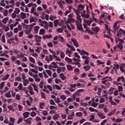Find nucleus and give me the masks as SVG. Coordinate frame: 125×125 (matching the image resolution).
I'll return each instance as SVG.
<instances>
[{
  "mask_svg": "<svg viewBox=\"0 0 125 125\" xmlns=\"http://www.w3.org/2000/svg\"><path fill=\"white\" fill-rule=\"evenodd\" d=\"M30 115V112H24L23 114L22 115L23 116L24 119H27V118L29 117V115Z\"/></svg>",
  "mask_w": 125,
  "mask_h": 125,
  "instance_id": "obj_15",
  "label": "nucleus"
},
{
  "mask_svg": "<svg viewBox=\"0 0 125 125\" xmlns=\"http://www.w3.org/2000/svg\"><path fill=\"white\" fill-rule=\"evenodd\" d=\"M118 91H123L124 90V87H123V86H118Z\"/></svg>",
  "mask_w": 125,
  "mask_h": 125,
  "instance_id": "obj_52",
  "label": "nucleus"
},
{
  "mask_svg": "<svg viewBox=\"0 0 125 125\" xmlns=\"http://www.w3.org/2000/svg\"><path fill=\"white\" fill-rule=\"evenodd\" d=\"M18 88L19 89V90H22V88H23V85L21 84V83L19 84L18 86Z\"/></svg>",
  "mask_w": 125,
  "mask_h": 125,
  "instance_id": "obj_47",
  "label": "nucleus"
},
{
  "mask_svg": "<svg viewBox=\"0 0 125 125\" xmlns=\"http://www.w3.org/2000/svg\"><path fill=\"white\" fill-rule=\"evenodd\" d=\"M38 20V18H36V17H31L29 19L30 23H32V22H35V23H36Z\"/></svg>",
  "mask_w": 125,
  "mask_h": 125,
  "instance_id": "obj_12",
  "label": "nucleus"
},
{
  "mask_svg": "<svg viewBox=\"0 0 125 125\" xmlns=\"http://www.w3.org/2000/svg\"><path fill=\"white\" fill-rule=\"evenodd\" d=\"M81 16L82 17H84L85 18H89V15L88 14L85 15V10L83 11L82 13H81Z\"/></svg>",
  "mask_w": 125,
  "mask_h": 125,
  "instance_id": "obj_14",
  "label": "nucleus"
},
{
  "mask_svg": "<svg viewBox=\"0 0 125 125\" xmlns=\"http://www.w3.org/2000/svg\"><path fill=\"white\" fill-rule=\"evenodd\" d=\"M59 23V21L58 20H56L54 21V26L55 27H57L58 23Z\"/></svg>",
  "mask_w": 125,
  "mask_h": 125,
  "instance_id": "obj_44",
  "label": "nucleus"
},
{
  "mask_svg": "<svg viewBox=\"0 0 125 125\" xmlns=\"http://www.w3.org/2000/svg\"><path fill=\"white\" fill-rule=\"evenodd\" d=\"M71 42L73 43V44L75 47H79V43L77 41L76 39L75 38L71 39Z\"/></svg>",
  "mask_w": 125,
  "mask_h": 125,
  "instance_id": "obj_7",
  "label": "nucleus"
},
{
  "mask_svg": "<svg viewBox=\"0 0 125 125\" xmlns=\"http://www.w3.org/2000/svg\"><path fill=\"white\" fill-rule=\"evenodd\" d=\"M39 106H40V109H43V107H44V106H45V104L44 103H40L39 104Z\"/></svg>",
  "mask_w": 125,
  "mask_h": 125,
  "instance_id": "obj_33",
  "label": "nucleus"
},
{
  "mask_svg": "<svg viewBox=\"0 0 125 125\" xmlns=\"http://www.w3.org/2000/svg\"><path fill=\"white\" fill-rule=\"evenodd\" d=\"M69 20L72 23L76 22L77 28L79 31H83V25L81 22H79V21L75 20L74 19H70Z\"/></svg>",
  "mask_w": 125,
  "mask_h": 125,
  "instance_id": "obj_1",
  "label": "nucleus"
},
{
  "mask_svg": "<svg viewBox=\"0 0 125 125\" xmlns=\"http://www.w3.org/2000/svg\"><path fill=\"white\" fill-rule=\"evenodd\" d=\"M92 101H93V102L91 104V106L92 107H94V108H96V107H97V103L94 102V98H93L92 100Z\"/></svg>",
  "mask_w": 125,
  "mask_h": 125,
  "instance_id": "obj_27",
  "label": "nucleus"
},
{
  "mask_svg": "<svg viewBox=\"0 0 125 125\" xmlns=\"http://www.w3.org/2000/svg\"><path fill=\"white\" fill-rule=\"evenodd\" d=\"M84 22L86 23V24L88 25V26H90V24H91L92 22H93V21L92 20V19L90 18L89 20H84Z\"/></svg>",
  "mask_w": 125,
  "mask_h": 125,
  "instance_id": "obj_11",
  "label": "nucleus"
},
{
  "mask_svg": "<svg viewBox=\"0 0 125 125\" xmlns=\"http://www.w3.org/2000/svg\"><path fill=\"white\" fill-rule=\"evenodd\" d=\"M60 57L62 59H63L65 57V53L63 52H61Z\"/></svg>",
  "mask_w": 125,
  "mask_h": 125,
  "instance_id": "obj_53",
  "label": "nucleus"
},
{
  "mask_svg": "<svg viewBox=\"0 0 125 125\" xmlns=\"http://www.w3.org/2000/svg\"><path fill=\"white\" fill-rule=\"evenodd\" d=\"M116 111H117V109L115 108L112 111L110 112L108 114V116H109V117H111V116H113V115H114L115 113H116Z\"/></svg>",
  "mask_w": 125,
  "mask_h": 125,
  "instance_id": "obj_24",
  "label": "nucleus"
},
{
  "mask_svg": "<svg viewBox=\"0 0 125 125\" xmlns=\"http://www.w3.org/2000/svg\"><path fill=\"white\" fill-rule=\"evenodd\" d=\"M66 68H67L68 71H72V70H73V69H74V68L73 67V66H72L71 64H67L66 65Z\"/></svg>",
  "mask_w": 125,
  "mask_h": 125,
  "instance_id": "obj_19",
  "label": "nucleus"
},
{
  "mask_svg": "<svg viewBox=\"0 0 125 125\" xmlns=\"http://www.w3.org/2000/svg\"><path fill=\"white\" fill-rule=\"evenodd\" d=\"M28 83H29V81L27 79H25L23 81V85L24 86H27V84H28Z\"/></svg>",
  "mask_w": 125,
  "mask_h": 125,
  "instance_id": "obj_38",
  "label": "nucleus"
},
{
  "mask_svg": "<svg viewBox=\"0 0 125 125\" xmlns=\"http://www.w3.org/2000/svg\"><path fill=\"white\" fill-rule=\"evenodd\" d=\"M30 16V14L29 13H25L23 12L21 13V19H25V18H27V17H29Z\"/></svg>",
  "mask_w": 125,
  "mask_h": 125,
  "instance_id": "obj_5",
  "label": "nucleus"
},
{
  "mask_svg": "<svg viewBox=\"0 0 125 125\" xmlns=\"http://www.w3.org/2000/svg\"><path fill=\"white\" fill-rule=\"evenodd\" d=\"M98 117H100L101 119H106V116H104L101 112L98 113Z\"/></svg>",
  "mask_w": 125,
  "mask_h": 125,
  "instance_id": "obj_22",
  "label": "nucleus"
},
{
  "mask_svg": "<svg viewBox=\"0 0 125 125\" xmlns=\"http://www.w3.org/2000/svg\"><path fill=\"white\" fill-rule=\"evenodd\" d=\"M30 116H31L32 118H34V117H36V116H37V113L34 111H32L30 113Z\"/></svg>",
  "mask_w": 125,
  "mask_h": 125,
  "instance_id": "obj_48",
  "label": "nucleus"
},
{
  "mask_svg": "<svg viewBox=\"0 0 125 125\" xmlns=\"http://www.w3.org/2000/svg\"><path fill=\"white\" fill-rule=\"evenodd\" d=\"M83 89H79L76 92H75V94H76V95H78V93L83 92Z\"/></svg>",
  "mask_w": 125,
  "mask_h": 125,
  "instance_id": "obj_50",
  "label": "nucleus"
},
{
  "mask_svg": "<svg viewBox=\"0 0 125 125\" xmlns=\"http://www.w3.org/2000/svg\"><path fill=\"white\" fill-rule=\"evenodd\" d=\"M115 42L116 43H118V42H119V43L117 44V46L118 48L122 50L123 48H124V45H123V43H124V41L123 39H120V38H117V37L115 38Z\"/></svg>",
  "mask_w": 125,
  "mask_h": 125,
  "instance_id": "obj_2",
  "label": "nucleus"
},
{
  "mask_svg": "<svg viewBox=\"0 0 125 125\" xmlns=\"http://www.w3.org/2000/svg\"><path fill=\"white\" fill-rule=\"evenodd\" d=\"M89 110L90 112H96V113H98V110L96 109L93 107H89Z\"/></svg>",
  "mask_w": 125,
  "mask_h": 125,
  "instance_id": "obj_20",
  "label": "nucleus"
},
{
  "mask_svg": "<svg viewBox=\"0 0 125 125\" xmlns=\"http://www.w3.org/2000/svg\"><path fill=\"white\" fill-rule=\"evenodd\" d=\"M75 116V113L72 112L70 115H69L67 118L68 120H73V117Z\"/></svg>",
  "mask_w": 125,
  "mask_h": 125,
  "instance_id": "obj_26",
  "label": "nucleus"
},
{
  "mask_svg": "<svg viewBox=\"0 0 125 125\" xmlns=\"http://www.w3.org/2000/svg\"><path fill=\"white\" fill-rule=\"evenodd\" d=\"M53 88L54 89H55V88H56V89L61 90V87H60V86L57 84L53 85Z\"/></svg>",
  "mask_w": 125,
  "mask_h": 125,
  "instance_id": "obj_23",
  "label": "nucleus"
},
{
  "mask_svg": "<svg viewBox=\"0 0 125 125\" xmlns=\"http://www.w3.org/2000/svg\"><path fill=\"white\" fill-rule=\"evenodd\" d=\"M32 120H33V118L30 117L27 119H23V121L25 123H26V124H28V125H31L32 124V123H31Z\"/></svg>",
  "mask_w": 125,
  "mask_h": 125,
  "instance_id": "obj_10",
  "label": "nucleus"
},
{
  "mask_svg": "<svg viewBox=\"0 0 125 125\" xmlns=\"http://www.w3.org/2000/svg\"><path fill=\"white\" fill-rule=\"evenodd\" d=\"M109 70H110V68H109V67L106 66V67H105V72H104V74H105V75H107V73H109Z\"/></svg>",
  "mask_w": 125,
  "mask_h": 125,
  "instance_id": "obj_56",
  "label": "nucleus"
},
{
  "mask_svg": "<svg viewBox=\"0 0 125 125\" xmlns=\"http://www.w3.org/2000/svg\"><path fill=\"white\" fill-rule=\"evenodd\" d=\"M72 60H73V62H72V65H78V68H81V63H80L81 62L80 59L73 58Z\"/></svg>",
  "mask_w": 125,
  "mask_h": 125,
  "instance_id": "obj_3",
  "label": "nucleus"
},
{
  "mask_svg": "<svg viewBox=\"0 0 125 125\" xmlns=\"http://www.w3.org/2000/svg\"><path fill=\"white\" fill-rule=\"evenodd\" d=\"M92 31H93V33H94V35H96L98 32H99V30L100 29L98 27H96L95 28L92 27L91 28Z\"/></svg>",
  "mask_w": 125,
  "mask_h": 125,
  "instance_id": "obj_6",
  "label": "nucleus"
},
{
  "mask_svg": "<svg viewBox=\"0 0 125 125\" xmlns=\"http://www.w3.org/2000/svg\"><path fill=\"white\" fill-rule=\"evenodd\" d=\"M28 89L29 91V93L31 94V95H34L35 94V92H34V89H33V87L32 86L29 85L28 87Z\"/></svg>",
  "mask_w": 125,
  "mask_h": 125,
  "instance_id": "obj_8",
  "label": "nucleus"
},
{
  "mask_svg": "<svg viewBox=\"0 0 125 125\" xmlns=\"http://www.w3.org/2000/svg\"><path fill=\"white\" fill-rule=\"evenodd\" d=\"M14 12L17 14H18V13H19V12H20V9H19V8H16Z\"/></svg>",
  "mask_w": 125,
  "mask_h": 125,
  "instance_id": "obj_51",
  "label": "nucleus"
},
{
  "mask_svg": "<svg viewBox=\"0 0 125 125\" xmlns=\"http://www.w3.org/2000/svg\"><path fill=\"white\" fill-rule=\"evenodd\" d=\"M58 39L59 40L60 42L64 43L65 42V40H64V37L62 36H58Z\"/></svg>",
  "mask_w": 125,
  "mask_h": 125,
  "instance_id": "obj_21",
  "label": "nucleus"
},
{
  "mask_svg": "<svg viewBox=\"0 0 125 125\" xmlns=\"http://www.w3.org/2000/svg\"><path fill=\"white\" fill-rule=\"evenodd\" d=\"M121 80L122 81V82H123V83H125V77L122 76V77H119L118 78V79H117V82H121Z\"/></svg>",
  "mask_w": 125,
  "mask_h": 125,
  "instance_id": "obj_17",
  "label": "nucleus"
},
{
  "mask_svg": "<svg viewBox=\"0 0 125 125\" xmlns=\"http://www.w3.org/2000/svg\"><path fill=\"white\" fill-rule=\"evenodd\" d=\"M78 7L79 10H83L84 8V5H83V4L78 5Z\"/></svg>",
  "mask_w": 125,
  "mask_h": 125,
  "instance_id": "obj_29",
  "label": "nucleus"
},
{
  "mask_svg": "<svg viewBox=\"0 0 125 125\" xmlns=\"http://www.w3.org/2000/svg\"><path fill=\"white\" fill-rule=\"evenodd\" d=\"M5 96L7 98H10V97H11V94H10V92H8L6 93Z\"/></svg>",
  "mask_w": 125,
  "mask_h": 125,
  "instance_id": "obj_34",
  "label": "nucleus"
},
{
  "mask_svg": "<svg viewBox=\"0 0 125 125\" xmlns=\"http://www.w3.org/2000/svg\"><path fill=\"white\" fill-rule=\"evenodd\" d=\"M65 54L66 55H68V54H72V51L69 50L68 48H66Z\"/></svg>",
  "mask_w": 125,
  "mask_h": 125,
  "instance_id": "obj_49",
  "label": "nucleus"
},
{
  "mask_svg": "<svg viewBox=\"0 0 125 125\" xmlns=\"http://www.w3.org/2000/svg\"><path fill=\"white\" fill-rule=\"evenodd\" d=\"M42 37L44 40H46V39H51L52 38V35L50 34L49 35H43Z\"/></svg>",
  "mask_w": 125,
  "mask_h": 125,
  "instance_id": "obj_18",
  "label": "nucleus"
},
{
  "mask_svg": "<svg viewBox=\"0 0 125 125\" xmlns=\"http://www.w3.org/2000/svg\"><path fill=\"white\" fill-rule=\"evenodd\" d=\"M105 16H107V13L106 12H104L101 15V16H100V18H105Z\"/></svg>",
  "mask_w": 125,
  "mask_h": 125,
  "instance_id": "obj_40",
  "label": "nucleus"
},
{
  "mask_svg": "<svg viewBox=\"0 0 125 125\" xmlns=\"http://www.w3.org/2000/svg\"><path fill=\"white\" fill-rule=\"evenodd\" d=\"M29 61L31 62L32 63H34V64L36 63V60H35V59L32 57H29Z\"/></svg>",
  "mask_w": 125,
  "mask_h": 125,
  "instance_id": "obj_31",
  "label": "nucleus"
},
{
  "mask_svg": "<svg viewBox=\"0 0 125 125\" xmlns=\"http://www.w3.org/2000/svg\"><path fill=\"white\" fill-rule=\"evenodd\" d=\"M60 77L62 79V81H64L66 79V76L64 75L63 73H61L60 74Z\"/></svg>",
  "mask_w": 125,
  "mask_h": 125,
  "instance_id": "obj_32",
  "label": "nucleus"
},
{
  "mask_svg": "<svg viewBox=\"0 0 125 125\" xmlns=\"http://www.w3.org/2000/svg\"><path fill=\"white\" fill-rule=\"evenodd\" d=\"M83 68L85 70V71H89V70H90V65H87V66H84Z\"/></svg>",
  "mask_w": 125,
  "mask_h": 125,
  "instance_id": "obj_30",
  "label": "nucleus"
},
{
  "mask_svg": "<svg viewBox=\"0 0 125 125\" xmlns=\"http://www.w3.org/2000/svg\"><path fill=\"white\" fill-rule=\"evenodd\" d=\"M8 14V11H7V10H4L3 11L4 16H7Z\"/></svg>",
  "mask_w": 125,
  "mask_h": 125,
  "instance_id": "obj_61",
  "label": "nucleus"
},
{
  "mask_svg": "<svg viewBox=\"0 0 125 125\" xmlns=\"http://www.w3.org/2000/svg\"><path fill=\"white\" fill-rule=\"evenodd\" d=\"M97 94L99 96H100L101 94V88L99 87L98 88V92H97Z\"/></svg>",
  "mask_w": 125,
  "mask_h": 125,
  "instance_id": "obj_54",
  "label": "nucleus"
},
{
  "mask_svg": "<svg viewBox=\"0 0 125 125\" xmlns=\"http://www.w3.org/2000/svg\"><path fill=\"white\" fill-rule=\"evenodd\" d=\"M21 58H22V61H23L24 62H26L27 61V57L24 56V55H21Z\"/></svg>",
  "mask_w": 125,
  "mask_h": 125,
  "instance_id": "obj_46",
  "label": "nucleus"
},
{
  "mask_svg": "<svg viewBox=\"0 0 125 125\" xmlns=\"http://www.w3.org/2000/svg\"><path fill=\"white\" fill-rule=\"evenodd\" d=\"M55 102L56 103H60V99H59V98L55 99Z\"/></svg>",
  "mask_w": 125,
  "mask_h": 125,
  "instance_id": "obj_64",
  "label": "nucleus"
},
{
  "mask_svg": "<svg viewBox=\"0 0 125 125\" xmlns=\"http://www.w3.org/2000/svg\"><path fill=\"white\" fill-rule=\"evenodd\" d=\"M39 87L40 88H42L43 87V81H42L41 83H39Z\"/></svg>",
  "mask_w": 125,
  "mask_h": 125,
  "instance_id": "obj_57",
  "label": "nucleus"
},
{
  "mask_svg": "<svg viewBox=\"0 0 125 125\" xmlns=\"http://www.w3.org/2000/svg\"><path fill=\"white\" fill-rule=\"evenodd\" d=\"M64 29L62 28H59L57 29V32H58V33H61L63 32Z\"/></svg>",
  "mask_w": 125,
  "mask_h": 125,
  "instance_id": "obj_42",
  "label": "nucleus"
},
{
  "mask_svg": "<svg viewBox=\"0 0 125 125\" xmlns=\"http://www.w3.org/2000/svg\"><path fill=\"white\" fill-rule=\"evenodd\" d=\"M120 34H121V35H122V34L123 35H125V31L122 29L121 28L120 29V31H119Z\"/></svg>",
  "mask_w": 125,
  "mask_h": 125,
  "instance_id": "obj_58",
  "label": "nucleus"
},
{
  "mask_svg": "<svg viewBox=\"0 0 125 125\" xmlns=\"http://www.w3.org/2000/svg\"><path fill=\"white\" fill-rule=\"evenodd\" d=\"M9 3L11 5H10V7H14V0H11L9 1Z\"/></svg>",
  "mask_w": 125,
  "mask_h": 125,
  "instance_id": "obj_39",
  "label": "nucleus"
},
{
  "mask_svg": "<svg viewBox=\"0 0 125 125\" xmlns=\"http://www.w3.org/2000/svg\"><path fill=\"white\" fill-rule=\"evenodd\" d=\"M89 60H90V57H87V59L84 61V63L85 64H88L89 63Z\"/></svg>",
  "mask_w": 125,
  "mask_h": 125,
  "instance_id": "obj_45",
  "label": "nucleus"
},
{
  "mask_svg": "<svg viewBox=\"0 0 125 125\" xmlns=\"http://www.w3.org/2000/svg\"><path fill=\"white\" fill-rule=\"evenodd\" d=\"M25 33L26 34V35H29L32 32V28H27L25 30Z\"/></svg>",
  "mask_w": 125,
  "mask_h": 125,
  "instance_id": "obj_28",
  "label": "nucleus"
},
{
  "mask_svg": "<svg viewBox=\"0 0 125 125\" xmlns=\"http://www.w3.org/2000/svg\"><path fill=\"white\" fill-rule=\"evenodd\" d=\"M65 2L68 4H71L73 3V0H65Z\"/></svg>",
  "mask_w": 125,
  "mask_h": 125,
  "instance_id": "obj_55",
  "label": "nucleus"
},
{
  "mask_svg": "<svg viewBox=\"0 0 125 125\" xmlns=\"http://www.w3.org/2000/svg\"><path fill=\"white\" fill-rule=\"evenodd\" d=\"M45 33V30L44 29H40L39 31V35H43Z\"/></svg>",
  "mask_w": 125,
  "mask_h": 125,
  "instance_id": "obj_36",
  "label": "nucleus"
},
{
  "mask_svg": "<svg viewBox=\"0 0 125 125\" xmlns=\"http://www.w3.org/2000/svg\"><path fill=\"white\" fill-rule=\"evenodd\" d=\"M40 29V26H36L34 27V33L35 34H38L39 33V30Z\"/></svg>",
  "mask_w": 125,
  "mask_h": 125,
  "instance_id": "obj_25",
  "label": "nucleus"
},
{
  "mask_svg": "<svg viewBox=\"0 0 125 125\" xmlns=\"http://www.w3.org/2000/svg\"><path fill=\"white\" fill-rule=\"evenodd\" d=\"M65 60L66 62H68V64H72L73 63V59H71L70 58H68V57H66L65 58Z\"/></svg>",
  "mask_w": 125,
  "mask_h": 125,
  "instance_id": "obj_13",
  "label": "nucleus"
},
{
  "mask_svg": "<svg viewBox=\"0 0 125 125\" xmlns=\"http://www.w3.org/2000/svg\"><path fill=\"white\" fill-rule=\"evenodd\" d=\"M46 72L48 74V75L50 76H51V75H52V73L51 72V71L49 70H46Z\"/></svg>",
  "mask_w": 125,
  "mask_h": 125,
  "instance_id": "obj_63",
  "label": "nucleus"
},
{
  "mask_svg": "<svg viewBox=\"0 0 125 125\" xmlns=\"http://www.w3.org/2000/svg\"><path fill=\"white\" fill-rule=\"evenodd\" d=\"M31 85L33 86L35 91H36V92H37V93H39V89L38 88V85H37L35 83H31Z\"/></svg>",
  "mask_w": 125,
  "mask_h": 125,
  "instance_id": "obj_16",
  "label": "nucleus"
},
{
  "mask_svg": "<svg viewBox=\"0 0 125 125\" xmlns=\"http://www.w3.org/2000/svg\"><path fill=\"white\" fill-rule=\"evenodd\" d=\"M77 19L79 22H82V19L81 18V16L80 15H77Z\"/></svg>",
  "mask_w": 125,
  "mask_h": 125,
  "instance_id": "obj_60",
  "label": "nucleus"
},
{
  "mask_svg": "<svg viewBox=\"0 0 125 125\" xmlns=\"http://www.w3.org/2000/svg\"><path fill=\"white\" fill-rule=\"evenodd\" d=\"M5 82H2L0 84V89H2L3 88V86L4 85Z\"/></svg>",
  "mask_w": 125,
  "mask_h": 125,
  "instance_id": "obj_59",
  "label": "nucleus"
},
{
  "mask_svg": "<svg viewBox=\"0 0 125 125\" xmlns=\"http://www.w3.org/2000/svg\"><path fill=\"white\" fill-rule=\"evenodd\" d=\"M102 81H103L102 82V83H103V84H106V83H107L108 81L112 82V81H113V79H112L111 77L106 76L105 77H104L103 78H102Z\"/></svg>",
  "mask_w": 125,
  "mask_h": 125,
  "instance_id": "obj_4",
  "label": "nucleus"
},
{
  "mask_svg": "<svg viewBox=\"0 0 125 125\" xmlns=\"http://www.w3.org/2000/svg\"><path fill=\"white\" fill-rule=\"evenodd\" d=\"M53 118L54 120H58V118H59V114H56L54 115Z\"/></svg>",
  "mask_w": 125,
  "mask_h": 125,
  "instance_id": "obj_37",
  "label": "nucleus"
},
{
  "mask_svg": "<svg viewBox=\"0 0 125 125\" xmlns=\"http://www.w3.org/2000/svg\"><path fill=\"white\" fill-rule=\"evenodd\" d=\"M58 4L59 5L61 8H63V4L61 2V1H58Z\"/></svg>",
  "mask_w": 125,
  "mask_h": 125,
  "instance_id": "obj_62",
  "label": "nucleus"
},
{
  "mask_svg": "<svg viewBox=\"0 0 125 125\" xmlns=\"http://www.w3.org/2000/svg\"><path fill=\"white\" fill-rule=\"evenodd\" d=\"M76 116H77V117H83V113L81 112H76Z\"/></svg>",
  "mask_w": 125,
  "mask_h": 125,
  "instance_id": "obj_35",
  "label": "nucleus"
},
{
  "mask_svg": "<svg viewBox=\"0 0 125 125\" xmlns=\"http://www.w3.org/2000/svg\"><path fill=\"white\" fill-rule=\"evenodd\" d=\"M7 21H8V18H5L4 19L2 20V22L4 24H6Z\"/></svg>",
  "mask_w": 125,
  "mask_h": 125,
  "instance_id": "obj_41",
  "label": "nucleus"
},
{
  "mask_svg": "<svg viewBox=\"0 0 125 125\" xmlns=\"http://www.w3.org/2000/svg\"><path fill=\"white\" fill-rule=\"evenodd\" d=\"M34 38H35V41L36 42H42L41 41V40H42V37L36 35H35Z\"/></svg>",
  "mask_w": 125,
  "mask_h": 125,
  "instance_id": "obj_9",
  "label": "nucleus"
},
{
  "mask_svg": "<svg viewBox=\"0 0 125 125\" xmlns=\"http://www.w3.org/2000/svg\"><path fill=\"white\" fill-rule=\"evenodd\" d=\"M9 78V74H6L3 77V81H6Z\"/></svg>",
  "mask_w": 125,
  "mask_h": 125,
  "instance_id": "obj_43",
  "label": "nucleus"
}]
</instances>
